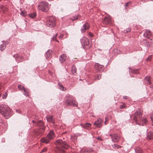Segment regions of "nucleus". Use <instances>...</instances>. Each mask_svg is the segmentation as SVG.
<instances>
[{"label":"nucleus","mask_w":153,"mask_h":153,"mask_svg":"<svg viewBox=\"0 0 153 153\" xmlns=\"http://www.w3.org/2000/svg\"><path fill=\"white\" fill-rule=\"evenodd\" d=\"M143 114L141 110L138 109L131 116L136 124L139 125L143 126L146 123L147 120L146 118L142 117Z\"/></svg>","instance_id":"obj_1"},{"label":"nucleus","mask_w":153,"mask_h":153,"mask_svg":"<svg viewBox=\"0 0 153 153\" xmlns=\"http://www.w3.org/2000/svg\"><path fill=\"white\" fill-rule=\"evenodd\" d=\"M0 113L6 119H8L11 115V112L10 108L5 105L2 104L0 105Z\"/></svg>","instance_id":"obj_2"},{"label":"nucleus","mask_w":153,"mask_h":153,"mask_svg":"<svg viewBox=\"0 0 153 153\" xmlns=\"http://www.w3.org/2000/svg\"><path fill=\"white\" fill-rule=\"evenodd\" d=\"M50 5L47 2L43 1L40 3L38 5V8L43 12H47L49 9Z\"/></svg>","instance_id":"obj_3"},{"label":"nucleus","mask_w":153,"mask_h":153,"mask_svg":"<svg viewBox=\"0 0 153 153\" xmlns=\"http://www.w3.org/2000/svg\"><path fill=\"white\" fill-rule=\"evenodd\" d=\"M36 126L40 127V128L39 129L37 134L39 136H40L44 133L45 130V127L44 126L43 122L41 120L38 121Z\"/></svg>","instance_id":"obj_4"},{"label":"nucleus","mask_w":153,"mask_h":153,"mask_svg":"<svg viewBox=\"0 0 153 153\" xmlns=\"http://www.w3.org/2000/svg\"><path fill=\"white\" fill-rule=\"evenodd\" d=\"M55 144L56 145H59L62 148L65 149H67L69 147V146L64 139L63 140L61 139L57 140L55 142Z\"/></svg>","instance_id":"obj_5"},{"label":"nucleus","mask_w":153,"mask_h":153,"mask_svg":"<svg viewBox=\"0 0 153 153\" xmlns=\"http://www.w3.org/2000/svg\"><path fill=\"white\" fill-rule=\"evenodd\" d=\"M66 104L68 105L74 106L77 107V103L76 101L72 98L71 96H70L66 100Z\"/></svg>","instance_id":"obj_6"},{"label":"nucleus","mask_w":153,"mask_h":153,"mask_svg":"<svg viewBox=\"0 0 153 153\" xmlns=\"http://www.w3.org/2000/svg\"><path fill=\"white\" fill-rule=\"evenodd\" d=\"M81 42L83 47L86 49L89 48L90 46L89 45L88 39L85 37L84 36L80 40Z\"/></svg>","instance_id":"obj_7"},{"label":"nucleus","mask_w":153,"mask_h":153,"mask_svg":"<svg viewBox=\"0 0 153 153\" xmlns=\"http://www.w3.org/2000/svg\"><path fill=\"white\" fill-rule=\"evenodd\" d=\"M47 25L50 27H53L56 25V22L54 19L52 18H50L47 23Z\"/></svg>","instance_id":"obj_8"},{"label":"nucleus","mask_w":153,"mask_h":153,"mask_svg":"<svg viewBox=\"0 0 153 153\" xmlns=\"http://www.w3.org/2000/svg\"><path fill=\"white\" fill-rule=\"evenodd\" d=\"M18 87L19 89L21 91H23V94L25 95L26 96H28L29 92L27 89L20 85H19L18 86Z\"/></svg>","instance_id":"obj_9"},{"label":"nucleus","mask_w":153,"mask_h":153,"mask_svg":"<svg viewBox=\"0 0 153 153\" xmlns=\"http://www.w3.org/2000/svg\"><path fill=\"white\" fill-rule=\"evenodd\" d=\"M110 136H111L112 140L113 142H117L120 139V137L116 134H110Z\"/></svg>","instance_id":"obj_10"},{"label":"nucleus","mask_w":153,"mask_h":153,"mask_svg":"<svg viewBox=\"0 0 153 153\" xmlns=\"http://www.w3.org/2000/svg\"><path fill=\"white\" fill-rule=\"evenodd\" d=\"M95 69L97 71L101 72L103 71V66L98 63L95 64L94 65Z\"/></svg>","instance_id":"obj_11"},{"label":"nucleus","mask_w":153,"mask_h":153,"mask_svg":"<svg viewBox=\"0 0 153 153\" xmlns=\"http://www.w3.org/2000/svg\"><path fill=\"white\" fill-rule=\"evenodd\" d=\"M13 56L15 58L16 61L18 62H22L24 59L22 56L18 54L14 55H13Z\"/></svg>","instance_id":"obj_12"},{"label":"nucleus","mask_w":153,"mask_h":153,"mask_svg":"<svg viewBox=\"0 0 153 153\" xmlns=\"http://www.w3.org/2000/svg\"><path fill=\"white\" fill-rule=\"evenodd\" d=\"M89 28V26L88 23H86L84 24L81 29V31L82 33H84L85 30L88 29Z\"/></svg>","instance_id":"obj_13"},{"label":"nucleus","mask_w":153,"mask_h":153,"mask_svg":"<svg viewBox=\"0 0 153 153\" xmlns=\"http://www.w3.org/2000/svg\"><path fill=\"white\" fill-rule=\"evenodd\" d=\"M102 121V120L101 119L99 118L94 123V125H95L96 127L100 128L101 126Z\"/></svg>","instance_id":"obj_14"},{"label":"nucleus","mask_w":153,"mask_h":153,"mask_svg":"<svg viewBox=\"0 0 153 153\" xmlns=\"http://www.w3.org/2000/svg\"><path fill=\"white\" fill-rule=\"evenodd\" d=\"M55 151L57 153H66L65 151L62 148L59 147L56 148Z\"/></svg>","instance_id":"obj_15"},{"label":"nucleus","mask_w":153,"mask_h":153,"mask_svg":"<svg viewBox=\"0 0 153 153\" xmlns=\"http://www.w3.org/2000/svg\"><path fill=\"white\" fill-rule=\"evenodd\" d=\"M51 140L49 139V138L47 136L45 137H43L41 139V141L42 143H49Z\"/></svg>","instance_id":"obj_16"},{"label":"nucleus","mask_w":153,"mask_h":153,"mask_svg":"<svg viewBox=\"0 0 153 153\" xmlns=\"http://www.w3.org/2000/svg\"><path fill=\"white\" fill-rule=\"evenodd\" d=\"M111 21V19L109 16L105 17L103 20V23L105 24H108Z\"/></svg>","instance_id":"obj_17"},{"label":"nucleus","mask_w":153,"mask_h":153,"mask_svg":"<svg viewBox=\"0 0 153 153\" xmlns=\"http://www.w3.org/2000/svg\"><path fill=\"white\" fill-rule=\"evenodd\" d=\"M47 136L51 140L52 139L54 136V134L53 131L51 130Z\"/></svg>","instance_id":"obj_18"},{"label":"nucleus","mask_w":153,"mask_h":153,"mask_svg":"<svg viewBox=\"0 0 153 153\" xmlns=\"http://www.w3.org/2000/svg\"><path fill=\"white\" fill-rule=\"evenodd\" d=\"M47 120L49 122L53 124H54V121L53 119V116H49L46 117Z\"/></svg>","instance_id":"obj_19"},{"label":"nucleus","mask_w":153,"mask_h":153,"mask_svg":"<svg viewBox=\"0 0 153 153\" xmlns=\"http://www.w3.org/2000/svg\"><path fill=\"white\" fill-rule=\"evenodd\" d=\"M147 139L149 140L153 139V133L151 131H149L147 135Z\"/></svg>","instance_id":"obj_20"},{"label":"nucleus","mask_w":153,"mask_h":153,"mask_svg":"<svg viewBox=\"0 0 153 153\" xmlns=\"http://www.w3.org/2000/svg\"><path fill=\"white\" fill-rule=\"evenodd\" d=\"M151 35V33L150 30H147L144 34V36L147 38H149L150 36Z\"/></svg>","instance_id":"obj_21"},{"label":"nucleus","mask_w":153,"mask_h":153,"mask_svg":"<svg viewBox=\"0 0 153 153\" xmlns=\"http://www.w3.org/2000/svg\"><path fill=\"white\" fill-rule=\"evenodd\" d=\"M80 125L82 127L86 129H88V128L91 125L90 123H86L85 124H81Z\"/></svg>","instance_id":"obj_22"},{"label":"nucleus","mask_w":153,"mask_h":153,"mask_svg":"<svg viewBox=\"0 0 153 153\" xmlns=\"http://www.w3.org/2000/svg\"><path fill=\"white\" fill-rule=\"evenodd\" d=\"M150 77L149 76H146L145 77V82L146 84L150 85L151 83L150 81Z\"/></svg>","instance_id":"obj_23"},{"label":"nucleus","mask_w":153,"mask_h":153,"mask_svg":"<svg viewBox=\"0 0 153 153\" xmlns=\"http://www.w3.org/2000/svg\"><path fill=\"white\" fill-rule=\"evenodd\" d=\"M66 58V54H63L59 58V60L62 63L64 61H65Z\"/></svg>","instance_id":"obj_24"},{"label":"nucleus","mask_w":153,"mask_h":153,"mask_svg":"<svg viewBox=\"0 0 153 153\" xmlns=\"http://www.w3.org/2000/svg\"><path fill=\"white\" fill-rule=\"evenodd\" d=\"M51 51H48L46 52V58L48 59L50 58L51 56Z\"/></svg>","instance_id":"obj_25"},{"label":"nucleus","mask_w":153,"mask_h":153,"mask_svg":"<svg viewBox=\"0 0 153 153\" xmlns=\"http://www.w3.org/2000/svg\"><path fill=\"white\" fill-rule=\"evenodd\" d=\"M76 67L74 65H73L71 69V71L72 73L73 74H75L76 72Z\"/></svg>","instance_id":"obj_26"},{"label":"nucleus","mask_w":153,"mask_h":153,"mask_svg":"<svg viewBox=\"0 0 153 153\" xmlns=\"http://www.w3.org/2000/svg\"><path fill=\"white\" fill-rule=\"evenodd\" d=\"M129 73H132L135 74H137L138 73V71L137 69H134L132 70L130 68H129Z\"/></svg>","instance_id":"obj_27"},{"label":"nucleus","mask_w":153,"mask_h":153,"mask_svg":"<svg viewBox=\"0 0 153 153\" xmlns=\"http://www.w3.org/2000/svg\"><path fill=\"white\" fill-rule=\"evenodd\" d=\"M135 152L136 153H142V151L139 147H137L135 149Z\"/></svg>","instance_id":"obj_28"},{"label":"nucleus","mask_w":153,"mask_h":153,"mask_svg":"<svg viewBox=\"0 0 153 153\" xmlns=\"http://www.w3.org/2000/svg\"><path fill=\"white\" fill-rule=\"evenodd\" d=\"M80 16L79 15H77V16H74L73 17L71 18L70 19L73 21H74L76 20H77L78 19H79L80 18Z\"/></svg>","instance_id":"obj_29"},{"label":"nucleus","mask_w":153,"mask_h":153,"mask_svg":"<svg viewBox=\"0 0 153 153\" xmlns=\"http://www.w3.org/2000/svg\"><path fill=\"white\" fill-rule=\"evenodd\" d=\"M58 85L59 88L61 90L64 91L66 90V88H64L62 85L59 84V83Z\"/></svg>","instance_id":"obj_30"},{"label":"nucleus","mask_w":153,"mask_h":153,"mask_svg":"<svg viewBox=\"0 0 153 153\" xmlns=\"http://www.w3.org/2000/svg\"><path fill=\"white\" fill-rule=\"evenodd\" d=\"M5 48L6 45L4 43L0 45V49L1 51L4 50Z\"/></svg>","instance_id":"obj_31"},{"label":"nucleus","mask_w":153,"mask_h":153,"mask_svg":"<svg viewBox=\"0 0 153 153\" xmlns=\"http://www.w3.org/2000/svg\"><path fill=\"white\" fill-rule=\"evenodd\" d=\"M113 148L115 149H117L120 148L121 146L117 144H114L112 145Z\"/></svg>","instance_id":"obj_32"},{"label":"nucleus","mask_w":153,"mask_h":153,"mask_svg":"<svg viewBox=\"0 0 153 153\" xmlns=\"http://www.w3.org/2000/svg\"><path fill=\"white\" fill-rule=\"evenodd\" d=\"M93 149L92 148H90L85 149L83 152H93Z\"/></svg>","instance_id":"obj_33"},{"label":"nucleus","mask_w":153,"mask_h":153,"mask_svg":"<svg viewBox=\"0 0 153 153\" xmlns=\"http://www.w3.org/2000/svg\"><path fill=\"white\" fill-rule=\"evenodd\" d=\"M36 14L35 13H33L29 14V16L30 17L32 18H34L36 16Z\"/></svg>","instance_id":"obj_34"},{"label":"nucleus","mask_w":153,"mask_h":153,"mask_svg":"<svg viewBox=\"0 0 153 153\" xmlns=\"http://www.w3.org/2000/svg\"><path fill=\"white\" fill-rule=\"evenodd\" d=\"M102 75L100 74H99L95 76V77L96 79H100L101 78Z\"/></svg>","instance_id":"obj_35"},{"label":"nucleus","mask_w":153,"mask_h":153,"mask_svg":"<svg viewBox=\"0 0 153 153\" xmlns=\"http://www.w3.org/2000/svg\"><path fill=\"white\" fill-rule=\"evenodd\" d=\"M57 34H55V35H54L52 37L51 40H56V41H57L58 42H59V41L56 40V37L57 36Z\"/></svg>","instance_id":"obj_36"},{"label":"nucleus","mask_w":153,"mask_h":153,"mask_svg":"<svg viewBox=\"0 0 153 153\" xmlns=\"http://www.w3.org/2000/svg\"><path fill=\"white\" fill-rule=\"evenodd\" d=\"M27 14V13L26 12H23L22 11L20 15L22 16H25Z\"/></svg>","instance_id":"obj_37"},{"label":"nucleus","mask_w":153,"mask_h":153,"mask_svg":"<svg viewBox=\"0 0 153 153\" xmlns=\"http://www.w3.org/2000/svg\"><path fill=\"white\" fill-rule=\"evenodd\" d=\"M7 93H5L2 96V98L3 99H5L7 97Z\"/></svg>","instance_id":"obj_38"},{"label":"nucleus","mask_w":153,"mask_h":153,"mask_svg":"<svg viewBox=\"0 0 153 153\" xmlns=\"http://www.w3.org/2000/svg\"><path fill=\"white\" fill-rule=\"evenodd\" d=\"M2 42L4 44V45L6 46V45H7L9 44V42L8 41H2Z\"/></svg>","instance_id":"obj_39"},{"label":"nucleus","mask_w":153,"mask_h":153,"mask_svg":"<svg viewBox=\"0 0 153 153\" xmlns=\"http://www.w3.org/2000/svg\"><path fill=\"white\" fill-rule=\"evenodd\" d=\"M131 31V29L130 28H128L126 30L125 32L127 33L129 32H130Z\"/></svg>","instance_id":"obj_40"},{"label":"nucleus","mask_w":153,"mask_h":153,"mask_svg":"<svg viewBox=\"0 0 153 153\" xmlns=\"http://www.w3.org/2000/svg\"><path fill=\"white\" fill-rule=\"evenodd\" d=\"M125 108V106L124 105H120V108Z\"/></svg>","instance_id":"obj_41"},{"label":"nucleus","mask_w":153,"mask_h":153,"mask_svg":"<svg viewBox=\"0 0 153 153\" xmlns=\"http://www.w3.org/2000/svg\"><path fill=\"white\" fill-rule=\"evenodd\" d=\"M151 56H149L147 58V61H150L151 60Z\"/></svg>","instance_id":"obj_42"},{"label":"nucleus","mask_w":153,"mask_h":153,"mask_svg":"<svg viewBox=\"0 0 153 153\" xmlns=\"http://www.w3.org/2000/svg\"><path fill=\"white\" fill-rule=\"evenodd\" d=\"M32 121L33 123H34L36 125H36L38 121L33 120Z\"/></svg>","instance_id":"obj_43"},{"label":"nucleus","mask_w":153,"mask_h":153,"mask_svg":"<svg viewBox=\"0 0 153 153\" xmlns=\"http://www.w3.org/2000/svg\"><path fill=\"white\" fill-rule=\"evenodd\" d=\"M89 35L91 37H92L93 36V35L92 33H89Z\"/></svg>","instance_id":"obj_44"},{"label":"nucleus","mask_w":153,"mask_h":153,"mask_svg":"<svg viewBox=\"0 0 153 153\" xmlns=\"http://www.w3.org/2000/svg\"><path fill=\"white\" fill-rule=\"evenodd\" d=\"M150 118L153 121V113H152L150 116Z\"/></svg>","instance_id":"obj_45"},{"label":"nucleus","mask_w":153,"mask_h":153,"mask_svg":"<svg viewBox=\"0 0 153 153\" xmlns=\"http://www.w3.org/2000/svg\"><path fill=\"white\" fill-rule=\"evenodd\" d=\"M97 140H100V141H102V138L101 137H98L97 138Z\"/></svg>","instance_id":"obj_46"},{"label":"nucleus","mask_w":153,"mask_h":153,"mask_svg":"<svg viewBox=\"0 0 153 153\" xmlns=\"http://www.w3.org/2000/svg\"><path fill=\"white\" fill-rule=\"evenodd\" d=\"M47 151V149L46 148L44 149L41 152V153L43 152H45Z\"/></svg>","instance_id":"obj_47"},{"label":"nucleus","mask_w":153,"mask_h":153,"mask_svg":"<svg viewBox=\"0 0 153 153\" xmlns=\"http://www.w3.org/2000/svg\"><path fill=\"white\" fill-rule=\"evenodd\" d=\"M63 34H61L59 36V38L60 39H62L63 37Z\"/></svg>","instance_id":"obj_48"},{"label":"nucleus","mask_w":153,"mask_h":153,"mask_svg":"<svg viewBox=\"0 0 153 153\" xmlns=\"http://www.w3.org/2000/svg\"><path fill=\"white\" fill-rule=\"evenodd\" d=\"M128 98V97L127 96H124L123 97V98L125 99H127Z\"/></svg>","instance_id":"obj_49"},{"label":"nucleus","mask_w":153,"mask_h":153,"mask_svg":"<svg viewBox=\"0 0 153 153\" xmlns=\"http://www.w3.org/2000/svg\"><path fill=\"white\" fill-rule=\"evenodd\" d=\"M129 2H127V3H126L125 4V6H126V7H127L128 6V4H129Z\"/></svg>","instance_id":"obj_50"},{"label":"nucleus","mask_w":153,"mask_h":153,"mask_svg":"<svg viewBox=\"0 0 153 153\" xmlns=\"http://www.w3.org/2000/svg\"><path fill=\"white\" fill-rule=\"evenodd\" d=\"M150 88H153V85L152 86H150Z\"/></svg>","instance_id":"obj_51"},{"label":"nucleus","mask_w":153,"mask_h":153,"mask_svg":"<svg viewBox=\"0 0 153 153\" xmlns=\"http://www.w3.org/2000/svg\"><path fill=\"white\" fill-rule=\"evenodd\" d=\"M105 125L106 124V120H105Z\"/></svg>","instance_id":"obj_52"},{"label":"nucleus","mask_w":153,"mask_h":153,"mask_svg":"<svg viewBox=\"0 0 153 153\" xmlns=\"http://www.w3.org/2000/svg\"><path fill=\"white\" fill-rule=\"evenodd\" d=\"M49 1H52L53 0H48Z\"/></svg>","instance_id":"obj_53"}]
</instances>
